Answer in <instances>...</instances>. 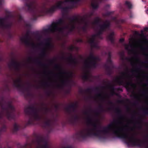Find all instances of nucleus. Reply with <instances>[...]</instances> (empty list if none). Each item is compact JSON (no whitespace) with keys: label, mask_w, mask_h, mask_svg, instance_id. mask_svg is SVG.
<instances>
[{"label":"nucleus","mask_w":148,"mask_h":148,"mask_svg":"<svg viewBox=\"0 0 148 148\" xmlns=\"http://www.w3.org/2000/svg\"><path fill=\"white\" fill-rule=\"evenodd\" d=\"M147 44V40L145 38L138 41H136L133 39H131L129 41L130 45L132 48L140 49H141L144 46Z\"/></svg>","instance_id":"1"},{"label":"nucleus","mask_w":148,"mask_h":148,"mask_svg":"<svg viewBox=\"0 0 148 148\" xmlns=\"http://www.w3.org/2000/svg\"><path fill=\"white\" fill-rule=\"evenodd\" d=\"M115 133L121 138H125L131 143H133L135 140L134 137L130 135L125 133L121 129L118 128L115 131Z\"/></svg>","instance_id":"2"},{"label":"nucleus","mask_w":148,"mask_h":148,"mask_svg":"<svg viewBox=\"0 0 148 148\" xmlns=\"http://www.w3.org/2000/svg\"><path fill=\"white\" fill-rule=\"evenodd\" d=\"M61 22L59 21L58 22L53 23L50 27L51 30L52 32L58 31L60 32H62L64 28L61 27Z\"/></svg>","instance_id":"3"},{"label":"nucleus","mask_w":148,"mask_h":148,"mask_svg":"<svg viewBox=\"0 0 148 148\" xmlns=\"http://www.w3.org/2000/svg\"><path fill=\"white\" fill-rule=\"evenodd\" d=\"M94 131L90 130H86L82 131L80 134V136L82 138H84L91 135H96L94 134Z\"/></svg>","instance_id":"4"},{"label":"nucleus","mask_w":148,"mask_h":148,"mask_svg":"<svg viewBox=\"0 0 148 148\" xmlns=\"http://www.w3.org/2000/svg\"><path fill=\"white\" fill-rule=\"evenodd\" d=\"M75 0H66L64 1H60L58 2L57 4L55 6V7L56 8H60L61 7L65 5V4L68 2L74 1Z\"/></svg>","instance_id":"5"},{"label":"nucleus","mask_w":148,"mask_h":148,"mask_svg":"<svg viewBox=\"0 0 148 148\" xmlns=\"http://www.w3.org/2000/svg\"><path fill=\"white\" fill-rule=\"evenodd\" d=\"M77 22V20L76 19L71 20L70 21L69 25L67 27V28L70 29H72L74 28V25Z\"/></svg>","instance_id":"6"},{"label":"nucleus","mask_w":148,"mask_h":148,"mask_svg":"<svg viewBox=\"0 0 148 148\" xmlns=\"http://www.w3.org/2000/svg\"><path fill=\"white\" fill-rule=\"evenodd\" d=\"M98 0H92L91 5L93 8H96L98 6Z\"/></svg>","instance_id":"7"},{"label":"nucleus","mask_w":148,"mask_h":148,"mask_svg":"<svg viewBox=\"0 0 148 148\" xmlns=\"http://www.w3.org/2000/svg\"><path fill=\"white\" fill-rule=\"evenodd\" d=\"M95 36H93L90 38L88 39V42L89 43L92 44L95 41Z\"/></svg>","instance_id":"8"},{"label":"nucleus","mask_w":148,"mask_h":148,"mask_svg":"<svg viewBox=\"0 0 148 148\" xmlns=\"http://www.w3.org/2000/svg\"><path fill=\"white\" fill-rule=\"evenodd\" d=\"M125 5L128 6L129 8H132V5L131 3L129 1H127L125 3Z\"/></svg>","instance_id":"9"},{"label":"nucleus","mask_w":148,"mask_h":148,"mask_svg":"<svg viewBox=\"0 0 148 148\" xmlns=\"http://www.w3.org/2000/svg\"><path fill=\"white\" fill-rule=\"evenodd\" d=\"M114 126L113 125H110L108 127V129H112L114 128Z\"/></svg>","instance_id":"10"},{"label":"nucleus","mask_w":148,"mask_h":148,"mask_svg":"<svg viewBox=\"0 0 148 148\" xmlns=\"http://www.w3.org/2000/svg\"><path fill=\"white\" fill-rule=\"evenodd\" d=\"M123 41H124V39L123 38H121V39H120V41L121 42H122Z\"/></svg>","instance_id":"11"},{"label":"nucleus","mask_w":148,"mask_h":148,"mask_svg":"<svg viewBox=\"0 0 148 148\" xmlns=\"http://www.w3.org/2000/svg\"><path fill=\"white\" fill-rule=\"evenodd\" d=\"M24 38H21V40L22 41V42H23V39Z\"/></svg>","instance_id":"12"},{"label":"nucleus","mask_w":148,"mask_h":148,"mask_svg":"<svg viewBox=\"0 0 148 148\" xmlns=\"http://www.w3.org/2000/svg\"><path fill=\"white\" fill-rule=\"evenodd\" d=\"M145 30H146V29H148V28H145Z\"/></svg>","instance_id":"13"},{"label":"nucleus","mask_w":148,"mask_h":148,"mask_svg":"<svg viewBox=\"0 0 148 148\" xmlns=\"http://www.w3.org/2000/svg\"><path fill=\"white\" fill-rule=\"evenodd\" d=\"M147 12L148 14V9L147 10Z\"/></svg>","instance_id":"14"}]
</instances>
